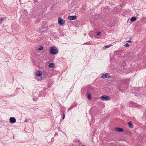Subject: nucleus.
<instances>
[{
  "label": "nucleus",
  "mask_w": 146,
  "mask_h": 146,
  "mask_svg": "<svg viewBox=\"0 0 146 146\" xmlns=\"http://www.w3.org/2000/svg\"><path fill=\"white\" fill-rule=\"evenodd\" d=\"M49 52L51 54H56L58 52V50L56 48H54L52 47L50 49Z\"/></svg>",
  "instance_id": "f257e3e1"
},
{
  "label": "nucleus",
  "mask_w": 146,
  "mask_h": 146,
  "mask_svg": "<svg viewBox=\"0 0 146 146\" xmlns=\"http://www.w3.org/2000/svg\"><path fill=\"white\" fill-rule=\"evenodd\" d=\"M101 100H109L110 99V98L108 96H106L105 95H103L100 97Z\"/></svg>",
  "instance_id": "f03ea898"
},
{
  "label": "nucleus",
  "mask_w": 146,
  "mask_h": 146,
  "mask_svg": "<svg viewBox=\"0 0 146 146\" xmlns=\"http://www.w3.org/2000/svg\"><path fill=\"white\" fill-rule=\"evenodd\" d=\"M65 22L64 20L62 19L60 17L58 18V23L59 25H62Z\"/></svg>",
  "instance_id": "7ed1b4c3"
},
{
  "label": "nucleus",
  "mask_w": 146,
  "mask_h": 146,
  "mask_svg": "<svg viewBox=\"0 0 146 146\" xmlns=\"http://www.w3.org/2000/svg\"><path fill=\"white\" fill-rule=\"evenodd\" d=\"M111 76H109V74H107V73L105 74H102V75L101 76V78H103V79H105L106 78H111Z\"/></svg>",
  "instance_id": "20e7f679"
},
{
  "label": "nucleus",
  "mask_w": 146,
  "mask_h": 146,
  "mask_svg": "<svg viewBox=\"0 0 146 146\" xmlns=\"http://www.w3.org/2000/svg\"><path fill=\"white\" fill-rule=\"evenodd\" d=\"M9 121L11 123H13L16 122V119L14 117H10L9 119Z\"/></svg>",
  "instance_id": "39448f33"
},
{
  "label": "nucleus",
  "mask_w": 146,
  "mask_h": 146,
  "mask_svg": "<svg viewBox=\"0 0 146 146\" xmlns=\"http://www.w3.org/2000/svg\"><path fill=\"white\" fill-rule=\"evenodd\" d=\"M77 18L76 16H69L68 17V19L70 20H74L76 19Z\"/></svg>",
  "instance_id": "423d86ee"
},
{
  "label": "nucleus",
  "mask_w": 146,
  "mask_h": 146,
  "mask_svg": "<svg viewBox=\"0 0 146 146\" xmlns=\"http://www.w3.org/2000/svg\"><path fill=\"white\" fill-rule=\"evenodd\" d=\"M115 131L118 132H121L123 131V129L121 128H116Z\"/></svg>",
  "instance_id": "0eeeda50"
},
{
  "label": "nucleus",
  "mask_w": 146,
  "mask_h": 146,
  "mask_svg": "<svg viewBox=\"0 0 146 146\" xmlns=\"http://www.w3.org/2000/svg\"><path fill=\"white\" fill-rule=\"evenodd\" d=\"M136 19L137 18L136 17H133L131 18L130 20L131 22H133L136 21Z\"/></svg>",
  "instance_id": "6e6552de"
},
{
  "label": "nucleus",
  "mask_w": 146,
  "mask_h": 146,
  "mask_svg": "<svg viewBox=\"0 0 146 146\" xmlns=\"http://www.w3.org/2000/svg\"><path fill=\"white\" fill-rule=\"evenodd\" d=\"M39 71H38V73H36V75L37 76L36 77L38 76L40 77L42 75V73L40 72H39Z\"/></svg>",
  "instance_id": "1a4fd4ad"
},
{
  "label": "nucleus",
  "mask_w": 146,
  "mask_h": 146,
  "mask_svg": "<svg viewBox=\"0 0 146 146\" xmlns=\"http://www.w3.org/2000/svg\"><path fill=\"white\" fill-rule=\"evenodd\" d=\"M48 66L50 68H53L54 67V64L52 63H50L49 64Z\"/></svg>",
  "instance_id": "9d476101"
},
{
  "label": "nucleus",
  "mask_w": 146,
  "mask_h": 146,
  "mask_svg": "<svg viewBox=\"0 0 146 146\" xmlns=\"http://www.w3.org/2000/svg\"><path fill=\"white\" fill-rule=\"evenodd\" d=\"M128 125L129 127L130 128H132L133 127V124L130 122H128Z\"/></svg>",
  "instance_id": "9b49d317"
},
{
  "label": "nucleus",
  "mask_w": 146,
  "mask_h": 146,
  "mask_svg": "<svg viewBox=\"0 0 146 146\" xmlns=\"http://www.w3.org/2000/svg\"><path fill=\"white\" fill-rule=\"evenodd\" d=\"M77 106V104H75L74 106H71L69 108V110H71L72 109L73 107H75Z\"/></svg>",
  "instance_id": "f8f14e48"
},
{
  "label": "nucleus",
  "mask_w": 146,
  "mask_h": 146,
  "mask_svg": "<svg viewBox=\"0 0 146 146\" xmlns=\"http://www.w3.org/2000/svg\"><path fill=\"white\" fill-rule=\"evenodd\" d=\"M88 100H91L92 98H91V95L90 94H89L88 96Z\"/></svg>",
  "instance_id": "ddd939ff"
},
{
  "label": "nucleus",
  "mask_w": 146,
  "mask_h": 146,
  "mask_svg": "<svg viewBox=\"0 0 146 146\" xmlns=\"http://www.w3.org/2000/svg\"><path fill=\"white\" fill-rule=\"evenodd\" d=\"M5 19V18H1L0 19V24L2 23V21Z\"/></svg>",
  "instance_id": "4468645a"
},
{
  "label": "nucleus",
  "mask_w": 146,
  "mask_h": 146,
  "mask_svg": "<svg viewBox=\"0 0 146 146\" xmlns=\"http://www.w3.org/2000/svg\"><path fill=\"white\" fill-rule=\"evenodd\" d=\"M43 49V47L42 46H40L39 48H38L37 49V50H41Z\"/></svg>",
  "instance_id": "2eb2a0df"
},
{
  "label": "nucleus",
  "mask_w": 146,
  "mask_h": 146,
  "mask_svg": "<svg viewBox=\"0 0 146 146\" xmlns=\"http://www.w3.org/2000/svg\"><path fill=\"white\" fill-rule=\"evenodd\" d=\"M125 46L126 47H128L129 46V44L127 43H126L125 45Z\"/></svg>",
  "instance_id": "dca6fc26"
},
{
  "label": "nucleus",
  "mask_w": 146,
  "mask_h": 146,
  "mask_svg": "<svg viewBox=\"0 0 146 146\" xmlns=\"http://www.w3.org/2000/svg\"><path fill=\"white\" fill-rule=\"evenodd\" d=\"M110 46L108 45V46H104V47H103V48L104 49H106L107 48H108Z\"/></svg>",
  "instance_id": "f3484780"
},
{
  "label": "nucleus",
  "mask_w": 146,
  "mask_h": 146,
  "mask_svg": "<svg viewBox=\"0 0 146 146\" xmlns=\"http://www.w3.org/2000/svg\"><path fill=\"white\" fill-rule=\"evenodd\" d=\"M101 33V32H98V33L97 34V35H99Z\"/></svg>",
  "instance_id": "a211bd4d"
},
{
  "label": "nucleus",
  "mask_w": 146,
  "mask_h": 146,
  "mask_svg": "<svg viewBox=\"0 0 146 146\" xmlns=\"http://www.w3.org/2000/svg\"><path fill=\"white\" fill-rule=\"evenodd\" d=\"M65 117V115L64 114L62 117V119H64Z\"/></svg>",
  "instance_id": "6ab92c4d"
},
{
  "label": "nucleus",
  "mask_w": 146,
  "mask_h": 146,
  "mask_svg": "<svg viewBox=\"0 0 146 146\" xmlns=\"http://www.w3.org/2000/svg\"><path fill=\"white\" fill-rule=\"evenodd\" d=\"M126 42H131L132 41L130 40H129L126 41Z\"/></svg>",
  "instance_id": "aec40b11"
},
{
  "label": "nucleus",
  "mask_w": 146,
  "mask_h": 146,
  "mask_svg": "<svg viewBox=\"0 0 146 146\" xmlns=\"http://www.w3.org/2000/svg\"><path fill=\"white\" fill-rule=\"evenodd\" d=\"M28 121V120H27V119H25V120L24 121V122H27Z\"/></svg>",
  "instance_id": "412c9836"
},
{
  "label": "nucleus",
  "mask_w": 146,
  "mask_h": 146,
  "mask_svg": "<svg viewBox=\"0 0 146 146\" xmlns=\"http://www.w3.org/2000/svg\"><path fill=\"white\" fill-rule=\"evenodd\" d=\"M137 88L138 90H139L140 89V88Z\"/></svg>",
  "instance_id": "4be33fe9"
},
{
  "label": "nucleus",
  "mask_w": 146,
  "mask_h": 146,
  "mask_svg": "<svg viewBox=\"0 0 146 146\" xmlns=\"http://www.w3.org/2000/svg\"><path fill=\"white\" fill-rule=\"evenodd\" d=\"M82 146H85V145H82Z\"/></svg>",
  "instance_id": "5701e85b"
},
{
  "label": "nucleus",
  "mask_w": 146,
  "mask_h": 146,
  "mask_svg": "<svg viewBox=\"0 0 146 146\" xmlns=\"http://www.w3.org/2000/svg\"><path fill=\"white\" fill-rule=\"evenodd\" d=\"M33 100H34V101H35V100H34V99H33Z\"/></svg>",
  "instance_id": "b1692460"
}]
</instances>
